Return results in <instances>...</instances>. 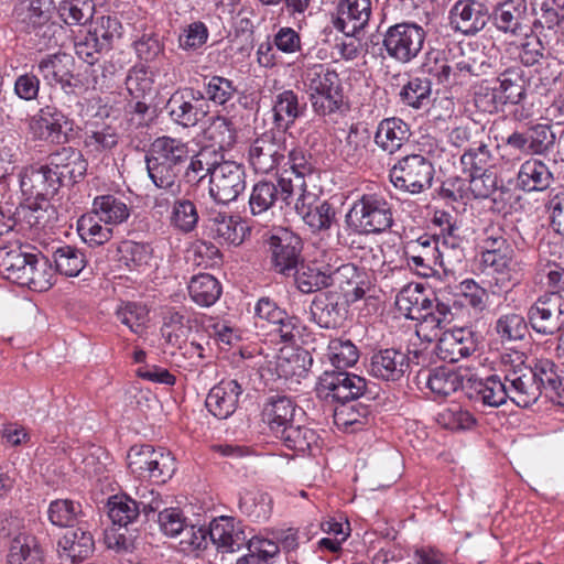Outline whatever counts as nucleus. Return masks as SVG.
Here are the masks:
<instances>
[{"label":"nucleus","instance_id":"1","mask_svg":"<svg viewBox=\"0 0 564 564\" xmlns=\"http://www.w3.org/2000/svg\"><path fill=\"white\" fill-rule=\"evenodd\" d=\"M188 142L178 138L162 135L154 139L145 156L147 171L151 182L159 189L173 196L182 193L180 173L189 159Z\"/></svg>","mask_w":564,"mask_h":564},{"label":"nucleus","instance_id":"2","mask_svg":"<svg viewBox=\"0 0 564 564\" xmlns=\"http://www.w3.org/2000/svg\"><path fill=\"white\" fill-rule=\"evenodd\" d=\"M398 310L408 318L420 321L417 333L424 334L429 340L438 336V332L445 328L453 319L451 307L436 299H430L422 284L405 285L395 297Z\"/></svg>","mask_w":564,"mask_h":564},{"label":"nucleus","instance_id":"3","mask_svg":"<svg viewBox=\"0 0 564 564\" xmlns=\"http://www.w3.org/2000/svg\"><path fill=\"white\" fill-rule=\"evenodd\" d=\"M347 229L358 235H380L394 224L393 207L377 193L364 194L355 200L345 216Z\"/></svg>","mask_w":564,"mask_h":564},{"label":"nucleus","instance_id":"4","mask_svg":"<svg viewBox=\"0 0 564 564\" xmlns=\"http://www.w3.org/2000/svg\"><path fill=\"white\" fill-rule=\"evenodd\" d=\"M121 24L116 17L102 15L83 37L75 43V54L90 67V73L82 83L86 88H95L98 84V75L95 65L102 54L112 46V41L120 35Z\"/></svg>","mask_w":564,"mask_h":564},{"label":"nucleus","instance_id":"5","mask_svg":"<svg viewBox=\"0 0 564 564\" xmlns=\"http://www.w3.org/2000/svg\"><path fill=\"white\" fill-rule=\"evenodd\" d=\"M499 371L503 375L509 399L518 406L528 408L535 403L541 390L525 365V355L519 350H509L501 355Z\"/></svg>","mask_w":564,"mask_h":564},{"label":"nucleus","instance_id":"6","mask_svg":"<svg viewBox=\"0 0 564 564\" xmlns=\"http://www.w3.org/2000/svg\"><path fill=\"white\" fill-rule=\"evenodd\" d=\"M424 29L412 22H401L387 29L382 46L387 55L401 64L412 62L422 51L425 41Z\"/></svg>","mask_w":564,"mask_h":564},{"label":"nucleus","instance_id":"7","mask_svg":"<svg viewBox=\"0 0 564 564\" xmlns=\"http://www.w3.org/2000/svg\"><path fill=\"white\" fill-rule=\"evenodd\" d=\"M393 186L410 194H420L432 186L433 164L423 155L411 154L399 160L389 172Z\"/></svg>","mask_w":564,"mask_h":564},{"label":"nucleus","instance_id":"8","mask_svg":"<svg viewBox=\"0 0 564 564\" xmlns=\"http://www.w3.org/2000/svg\"><path fill=\"white\" fill-rule=\"evenodd\" d=\"M365 378L345 370L325 369L316 383L317 397L327 402L349 403L365 394Z\"/></svg>","mask_w":564,"mask_h":564},{"label":"nucleus","instance_id":"9","mask_svg":"<svg viewBox=\"0 0 564 564\" xmlns=\"http://www.w3.org/2000/svg\"><path fill=\"white\" fill-rule=\"evenodd\" d=\"M495 29L511 39L532 33L533 22L527 0H500L491 9Z\"/></svg>","mask_w":564,"mask_h":564},{"label":"nucleus","instance_id":"10","mask_svg":"<svg viewBox=\"0 0 564 564\" xmlns=\"http://www.w3.org/2000/svg\"><path fill=\"white\" fill-rule=\"evenodd\" d=\"M62 172L46 167L45 165H31L20 175V187L29 207L41 208L39 202H46L53 197L59 186Z\"/></svg>","mask_w":564,"mask_h":564},{"label":"nucleus","instance_id":"11","mask_svg":"<svg viewBox=\"0 0 564 564\" xmlns=\"http://www.w3.org/2000/svg\"><path fill=\"white\" fill-rule=\"evenodd\" d=\"M286 145L282 133L268 130L257 137L248 150V162L258 174H269L285 161Z\"/></svg>","mask_w":564,"mask_h":564},{"label":"nucleus","instance_id":"12","mask_svg":"<svg viewBox=\"0 0 564 564\" xmlns=\"http://www.w3.org/2000/svg\"><path fill=\"white\" fill-rule=\"evenodd\" d=\"M246 184L243 165L234 161H223L212 172L208 193L215 203L227 205L239 197L246 189Z\"/></svg>","mask_w":564,"mask_h":564},{"label":"nucleus","instance_id":"13","mask_svg":"<svg viewBox=\"0 0 564 564\" xmlns=\"http://www.w3.org/2000/svg\"><path fill=\"white\" fill-rule=\"evenodd\" d=\"M294 194V185L290 177L281 175L278 183L259 181L253 184L249 196V209L252 216H263L282 204L290 205Z\"/></svg>","mask_w":564,"mask_h":564},{"label":"nucleus","instance_id":"14","mask_svg":"<svg viewBox=\"0 0 564 564\" xmlns=\"http://www.w3.org/2000/svg\"><path fill=\"white\" fill-rule=\"evenodd\" d=\"M528 323L542 336H554L564 327V300L561 295L542 294L528 308Z\"/></svg>","mask_w":564,"mask_h":564},{"label":"nucleus","instance_id":"15","mask_svg":"<svg viewBox=\"0 0 564 564\" xmlns=\"http://www.w3.org/2000/svg\"><path fill=\"white\" fill-rule=\"evenodd\" d=\"M481 263L492 275V293L509 291L524 274L527 263L518 259L516 251L481 254Z\"/></svg>","mask_w":564,"mask_h":564},{"label":"nucleus","instance_id":"16","mask_svg":"<svg viewBox=\"0 0 564 564\" xmlns=\"http://www.w3.org/2000/svg\"><path fill=\"white\" fill-rule=\"evenodd\" d=\"M272 265L275 272L291 276L303 261L300 236L286 228H278L269 239Z\"/></svg>","mask_w":564,"mask_h":564},{"label":"nucleus","instance_id":"17","mask_svg":"<svg viewBox=\"0 0 564 564\" xmlns=\"http://www.w3.org/2000/svg\"><path fill=\"white\" fill-rule=\"evenodd\" d=\"M490 9L481 0H457L448 11V23L452 30L465 36H475L490 21Z\"/></svg>","mask_w":564,"mask_h":564},{"label":"nucleus","instance_id":"18","mask_svg":"<svg viewBox=\"0 0 564 564\" xmlns=\"http://www.w3.org/2000/svg\"><path fill=\"white\" fill-rule=\"evenodd\" d=\"M525 96V80L520 67H510L502 72L491 87L486 88L489 111L512 104L518 105Z\"/></svg>","mask_w":564,"mask_h":564},{"label":"nucleus","instance_id":"19","mask_svg":"<svg viewBox=\"0 0 564 564\" xmlns=\"http://www.w3.org/2000/svg\"><path fill=\"white\" fill-rule=\"evenodd\" d=\"M35 67L47 86H59L66 94L74 93L79 83H83L73 74L74 57L64 52L44 55Z\"/></svg>","mask_w":564,"mask_h":564},{"label":"nucleus","instance_id":"20","mask_svg":"<svg viewBox=\"0 0 564 564\" xmlns=\"http://www.w3.org/2000/svg\"><path fill=\"white\" fill-rule=\"evenodd\" d=\"M302 193L295 202V210L313 231H326L336 223L335 207L325 199L306 191L305 183L300 184Z\"/></svg>","mask_w":564,"mask_h":564},{"label":"nucleus","instance_id":"21","mask_svg":"<svg viewBox=\"0 0 564 564\" xmlns=\"http://www.w3.org/2000/svg\"><path fill=\"white\" fill-rule=\"evenodd\" d=\"M70 126L63 111L54 106H45L31 118L29 128L36 140L63 143L67 140L65 129L72 130Z\"/></svg>","mask_w":564,"mask_h":564},{"label":"nucleus","instance_id":"22","mask_svg":"<svg viewBox=\"0 0 564 564\" xmlns=\"http://www.w3.org/2000/svg\"><path fill=\"white\" fill-rule=\"evenodd\" d=\"M242 392L243 389L236 379H223L209 390L206 408L215 417L226 420L238 409Z\"/></svg>","mask_w":564,"mask_h":564},{"label":"nucleus","instance_id":"23","mask_svg":"<svg viewBox=\"0 0 564 564\" xmlns=\"http://www.w3.org/2000/svg\"><path fill=\"white\" fill-rule=\"evenodd\" d=\"M208 535L213 544L221 552H237L242 546H248L250 540L240 521L225 516L210 522Z\"/></svg>","mask_w":564,"mask_h":564},{"label":"nucleus","instance_id":"24","mask_svg":"<svg viewBox=\"0 0 564 564\" xmlns=\"http://www.w3.org/2000/svg\"><path fill=\"white\" fill-rule=\"evenodd\" d=\"M409 367V358L404 352L387 348L371 356L368 372L376 379L395 382L402 379Z\"/></svg>","mask_w":564,"mask_h":564},{"label":"nucleus","instance_id":"25","mask_svg":"<svg viewBox=\"0 0 564 564\" xmlns=\"http://www.w3.org/2000/svg\"><path fill=\"white\" fill-rule=\"evenodd\" d=\"M14 17L22 28L36 35L47 36L48 44L58 26L50 23V12L42 8L41 0H23L14 8Z\"/></svg>","mask_w":564,"mask_h":564},{"label":"nucleus","instance_id":"26","mask_svg":"<svg viewBox=\"0 0 564 564\" xmlns=\"http://www.w3.org/2000/svg\"><path fill=\"white\" fill-rule=\"evenodd\" d=\"M302 410L286 395L274 394L267 399L262 408V421L268 425L274 436L284 431V427L295 422L296 413Z\"/></svg>","mask_w":564,"mask_h":564},{"label":"nucleus","instance_id":"27","mask_svg":"<svg viewBox=\"0 0 564 564\" xmlns=\"http://www.w3.org/2000/svg\"><path fill=\"white\" fill-rule=\"evenodd\" d=\"M354 271V265L343 264L334 272L326 273L314 265L306 264L303 260L291 276H294L296 286L302 293H313L332 285L340 276H348Z\"/></svg>","mask_w":564,"mask_h":564},{"label":"nucleus","instance_id":"28","mask_svg":"<svg viewBox=\"0 0 564 564\" xmlns=\"http://www.w3.org/2000/svg\"><path fill=\"white\" fill-rule=\"evenodd\" d=\"M305 109L306 104L301 102L299 95L292 89L275 94L271 108L274 128L283 134L304 115Z\"/></svg>","mask_w":564,"mask_h":564},{"label":"nucleus","instance_id":"29","mask_svg":"<svg viewBox=\"0 0 564 564\" xmlns=\"http://www.w3.org/2000/svg\"><path fill=\"white\" fill-rule=\"evenodd\" d=\"M476 350L471 332L465 328L445 330L437 339L436 351L441 359L457 362Z\"/></svg>","mask_w":564,"mask_h":564},{"label":"nucleus","instance_id":"30","mask_svg":"<svg viewBox=\"0 0 564 564\" xmlns=\"http://www.w3.org/2000/svg\"><path fill=\"white\" fill-rule=\"evenodd\" d=\"M370 15V0H341L338 3V18L335 25L347 36H355L368 24Z\"/></svg>","mask_w":564,"mask_h":564},{"label":"nucleus","instance_id":"31","mask_svg":"<svg viewBox=\"0 0 564 564\" xmlns=\"http://www.w3.org/2000/svg\"><path fill=\"white\" fill-rule=\"evenodd\" d=\"M209 236L223 246H240L249 231V228L239 217L218 213L209 219Z\"/></svg>","mask_w":564,"mask_h":564},{"label":"nucleus","instance_id":"32","mask_svg":"<svg viewBox=\"0 0 564 564\" xmlns=\"http://www.w3.org/2000/svg\"><path fill=\"white\" fill-rule=\"evenodd\" d=\"M468 395L484 405L497 408L509 399L506 381L499 368L485 379L475 380L469 387Z\"/></svg>","mask_w":564,"mask_h":564},{"label":"nucleus","instance_id":"33","mask_svg":"<svg viewBox=\"0 0 564 564\" xmlns=\"http://www.w3.org/2000/svg\"><path fill=\"white\" fill-rule=\"evenodd\" d=\"M411 133L406 122L400 118L381 120L375 133V143L386 153L393 154L409 140Z\"/></svg>","mask_w":564,"mask_h":564},{"label":"nucleus","instance_id":"34","mask_svg":"<svg viewBox=\"0 0 564 564\" xmlns=\"http://www.w3.org/2000/svg\"><path fill=\"white\" fill-rule=\"evenodd\" d=\"M333 293L317 295L311 305L312 319L322 328L330 329L341 325L345 319V306Z\"/></svg>","mask_w":564,"mask_h":564},{"label":"nucleus","instance_id":"35","mask_svg":"<svg viewBox=\"0 0 564 564\" xmlns=\"http://www.w3.org/2000/svg\"><path fill=\"white\" fill-rule=\"evenodd\" d=\"M57 545L62 557L70 562H78L93 553L95 542L93 534L87 529L78 527L67 531L58 540Z\"/></svg>","mask_w":564,"mask_h":564},{"label":"nucleus","instance_id":"36","mask_svg":"<svg viewBox=\"0 0 564 564\" xmlns=\"http://www.w3.org/2000/svg\"><path fill=\"white\" fill-rule=\"evenodd\" d=\"M9 564H43L44 553L37 539L25 531L19 532L11 540L9 553Z\"/></svg>","mask_w":564,"mask_h":564},{"label":"nucleus","instance_id":"37","mask_svg":"<svg viewBox=\"0 0 564 564\" xmlns=\"http://www.w3.org/2000/svg\"><path fill=\"white\" fill-rule=\"evenodd\" d=\"M166 108L171 119L184 128L195 127L207 116L204 105L194 104L193 99H187L185 94H173Z\"/></svg>","mask_w":564,"mask_h":564},{"label":"nucleus","instance_id":"38","mask_svg":"<svg viewBox=\"0 0 564 564\" xmlns=\"http://www.w3.org/2000/svg\"><path fill=\"white\" fill-rule=\"evenodd\" d=\"M31 254L24 251L22 247L0 248V276L21 286L23 279H25Z\"/></svg>","mask_w":564,"mask_h":564},{"label":"nucleus","instance_id":"39","mask_svg":"<svg viewBox=\"0 0 564 564\" xmlns=\"http://www.w3.org/2000/svg\"><path fill=\"white\" fill-rule=\"evenodd\" d=\"M93 214L105 225L116 226L128 220L130 208L121 197L107 194L94 198Z\"/></svg>","mask_w":564,"mask_h":564},{"label":"nucleus","instance_id":"40","mask_svg":"<svg viewBox=\"0 0 564 564\" xmlns=\"http://www.w3.org/2000/svg\"><path fill=\"white\" fill-rule=\"evenodd\" d=\"M302 82L308 97L343 85L338 74L325 64L306 66Z\"/></svg>","mask_w":564,"mask_h":564},{"label":"nucleus","instance_id":"41","mask_svg":"<svg viewBox=\"0 0 564 564\" xmlns=\"http://www.w3.org/2000/svg\"><path fill=\"white\" fill-rule=\"evenodd\" d=\"M188 294L202 307L214 305L221 295L219 281L209 273L194 275L188 283Z\"/></svg>","mask_w":564,"mask_h":564},{"label":"nucleus","instance_id":"42","mask_svg":"<svg viewBox=\"0 0 564 564\" xmlns=\"http://www.w3.org/2000/svg\"><path fill=\"white\" fill-rule=\"evenodd\" d=\"M552 182V173L540 160L525 161L518 173V185L525 192L544 191Z\"/></svg>","mask_w":564,"mask_h":564},{"label":"nucleus","instance_id":"43","mask_svg":"<svg viewBox=\"0 0 564 564\" xmlns=\"http://www.w3.org/2000/svg\"><path fill=\"white\" fill-rule=\"evenodd\" d=\"M464 175L489 172L495 165V156L484 141L474 142L460 156Z\"/></svg>","mask_w":564,"mask_h":564},{"label":"nucleus","instance_id":"44","mask_svg":"<svg viewBox=\"0 0 564 564\" xmlns=\"http://www.w3.org/2000/svg\"><path fill=\"white\" fill-rule=\"evenodd\" d=\"M275 437L280 438L285 447L299 454L311 453L314 447L318 446L319 441L315 430L294 423L284 427V431Z\"/></svg>","mask_w":564,"mask_h":564},{"label":"nucleus","instance_id":"45","mask_svg":"<svg viewBox=\"0 0 564 564\" xmlns=\"http://www.w3.org/2000/svg\"><path fill=\"white\" fill-rule=\"evenodd\" d=\"M46 167L62 172L61 182L65 177L76 178L83 175L86 170V163L82 159V154L73 148H62L59 151L48 156Z\"/></svg>","mask_w":564,"mask_h":564},{"label":"nucleus","instance_id":"46","mask_svg":"<svg viewBox=\"0 0 564 564\" xmlns=\"http://www.w3.org/2000/svg\"><path fill=\"white\" fill-rule=\"evenodd\" d=\"M56 271L65 276H78L87 265V258L83 250L70 245L58 247L53 252Z\"/></svg>","mask_w":564,"mask_h":564},{"label":"nucleus","instance_id":"47","mask_svg":"<svg viewBox=\"0 0 564 564\" xmlns=\"http://www.w3.org/2000/svg\"><path fill=\"white\" fill-rule=\"evenodd\" d=\"M239 510L253 521H264L272 511L271 497L260 490H245L239 497Z\"/></svg>","mask_w":564,"mask_h":564},{"label":"nucleus","instance_id":"48","mask_svg":"<svg viewBox=\"0 0 564 564\" xmlns=\"http://www.w3.org/2000/svg\"><path fill=\"white\" fill-rule=\"evenodd\" d=\"M431 95V80L429 78L421 77H411L399 93L401 102L414 109H421L429 106Z\"/></svg>","mask_w":564,"mask_h":564},{"label":"nucleus","instance_id":"49","mask_svg":"<svg viewBox=\"0 0 564 564\" xmlns=\"http://www.w3.org/2000/svg\"><path fill=\"white\" fill-rule=\"evenodd\" d=\"M170 225L184 234L193 231L199 220L195 203L188 198H176L170 214Z\"/></svg>","mask_w":564,"mask_h":564},{"label":"nucleus","instance_id":"50","mask_svg":"<svg viewBox=\"0 0 564 564\" xmlns=\"http://www.w3.org/2000/svg\"><path fill=\"white\" fill-rule=\"evenodd\" d=\"M325 358L334 370H345L358 361L359 351L351 340L334 338L328 343Z\"/></svg>","mask_w":564,"mask_h":564},{"label":"nucleus","instance_id":"51","mask_svg":"<svg viewBox=\"0 0 564 564\" xmlns=\"http://www.w3.org/2000/svg\"><path fill=\"white\" fill-rule=\"evenodd\" d=\"M529 323L519 313L500 315L495 323V330L501 343L518 341L525 338Z\"/></svg>","mask_w":564,"mask_h":564},{"label":"nucleus","instance_id":"52","mask_svg":"<svg viewBox=\"0 0 564 564\" xmlns=\"http://www.w3.org/2000/svg\"><path fill=\"white\" fill-rule=\"evenodd\" d=\"M119 143V134L116 128L101 126L85 132L84 148L88 153L100 155L110 152Z\"/></svg>","mask_w":564,"mask_h":564},{"label":"nucleus","instance_id":"53","mask_svg":"<svg viewBox=\"0 0 564 564\" xmlns=\"http://www.w3.org/2000/svg\"><path fill=\"white\" fill-rule=\"evenodd\" d=\"M52 285L53 272L48 261L44 258H39L36 254H31L25 279H23L21 286H26L36 292H43L48 290Z\"/></svg>","mask_w":564,"mask_h":564},{"label":"nucleus","instance_id":"54","mask_svg":"<svg viewBox=\"0 0 564 564\" xmlns=\"http://www.w3.org/2000/svg\"><path fill=\"white\" fill-rule=\"evenodd\" d=\"M206 100L216 106L225 107L238 93L235 83L219 75L205 76L204 85Z\"/></svg>","mask_w":564,"mask_h":564},{"label":"nucleus","instance_id":"55","mask_svg":"<svg viewBox=\"0 0 564 564\" xmlns=\"http://www.w3.org/2000/svg\"><path fill=\"white\" fill-rule=\"evenodd\" d=\"M369 134L366 130H360L357 126H351L340 154L350 165H357L364 161L368 153Z\"/></svg>","mask_w":564,"mask_h":564},{"label":"nucleus","instance_id":"56","mask_svg":"<svg viewBox=\"0 0 564 564\" xmlns=\"http://www.w3.org/2000/svg\"><path fill=\"white\" fill-rule=\"evenodd\" d=\"M110 225L102 226L95 215H83L77 221V231L83 241L90 247L101 246L112 237Z\"/></svg>","mask_w":564,"mask_h":564},{"label":"nucleus","instance_id":"57","mask_svg":"<svg viewBox=\"0 0 564 564\" xmlns=\"http://www.w3.org/2000/svg\"><path fill=\"white\" fill-rule=\"evenodd\" d=\"M279 552V545L274 541L252 536L248 541V553L237 564H271Z\"/></svg>","mask_w":564,"mask_h":564},{"label":"nucleus","instance_id":"58","mask_svg":"<svg viewBox=\"0 0 564 564\" xmlns=\"http://www.w3.org/2000/svg\"><path fill=\"white\" fill-rule=\"evenodd\" d=\"M58 12L68 25H85L95 13L94 0H62Z\"/></svg>","mask_w":564,"mask_h":564},{"label":"nucleus","instance_id":"59","mask_svg":"<svg viewBox=\"0 0 564 564\" xmlns=\"http://www.w3.org/2000/svg\"><path fill=\"white\" fill-rule=\"evenodd\" d=\"M117 319L127 326L133 334L140 335L148 322L149 311L140 303L122 302L116 308Z\"/></svg>","mask_w":564,"mask_h":564},{"label":"nucleus","instance_id":"60","mask_svg":"<svg viewBox=\"0 0 564 564\" xmlns=\"http://www.w3.org/2000/svg\"><path fill=\"white\" fill-rule=\"evenodd\" d=\"M83 514L82 505L70 499H56L47 509V516L52 524L57 527H70Z\"/></svg>","mask_w":564,"mask_h":564},{"label":"nucleus","instance_id":"61","mask_svg":"<svg viewBox=\"0 0 564 564\" xmlns=\"http://www.w3.org/2000/svg\"><path fill=\"white\" fill-rule=\"evenodd\" d=\"M308 99L313 111L318 116L325 117L341 112L345 105L343 85L318 93L308 97Z\"/></svg>","mask_w":564,"mask_h":564},{"label":"nucleus","instance_id":"62","mask_svg":"<svg viewBox=\"0 0 564 564\" xmlns=\"http://www.w3.org/2000/svg\"><path fill=\"white\" fill-rule=\"evenodd\" d=\"M426 387L435 397L444 398L462 387V379L455 371L437 368L429 375Z\"/></svg>","mask_w":564,"mask_h":564},{"label":"nucleus","instance_id":"63","mask_svg":"<svg viewBox=\"0 0 564 564\" xmlns=\"http://www.w3.org/2000/svg\"><path fill=\"white\" fill-rule=\"evenodd\" d=\"M108 516L113 524L127 527L139 516L138 505L127 495L112 496L108 501Z\"/></svg>","mask_w":564,"mask_h":564},{"label":"nucleus","instance_id":"64","mask_svg":"<svg viewBox=\"0 0 564 564\" xmlns=\"http://www.w3.org/2000/svg\"><path fill=\"white\" fill-rule=\"evenodd\" d=\"M118 251L120 262L129 270L142 271L151 260V250L144 243L124 241Z\"/></svg>","mask_w":564,"mask_h":564}]
</instances>
